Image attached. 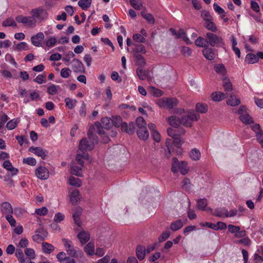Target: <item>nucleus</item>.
Masks as SVG:
<instances>
[{
    "label": "nucleus",
    "mask_w": 263,
    "mask_h": 263,
    "mask_svg": "<svg viewBox=\"0 0 263 263\" xmlns=\"http://www.w3.org/2000/svg\"><path fill=\"white\" fill-rule=\"evenodd\" d=\"M252 130L256 134L257 138H260L263 137V133L260 129V125L258 124L253 125L252 126Z\"/></svg>",
    "instance_id": "41"
},
{
    "label": "nucleus",
    "mask_w": 263,
    "mask_h": 263,
    "mask_svg": "<svg viewBox=\"0 0 263 263\" xmlns=\"http://www.w3.org/2000/svg\"><path fill=\"white\" fill-rule=\"evenodd\" d=\"M28 151L34 153L37 156L41 157L43 159H45L47 157V151L40 147L31 146Z\"/></svg>",
    "instance_id": "9"
},
{
    "label": "nucleus",
    "mask_w": 263,
    "mask_h": 263,
    "mask_svg": "<svg viewBox=\"0 0 263 263\" xmlns=\"http://www.w3.org/2000/svg\"><path fill=\"white\" fill-rule=\"evenodd\" d=\"M71 71L68 68H64L61 69V76L63 78H67L70 76Z\"/></svg>",
    "instance_id": "57"
},
{
    "label": "nucleus",
    "mask_w": 263,
    "mask_h": 263,
    "mask_svg": "<svg viewBox=\"0 0 263 263\" xmlns=\"http://www.w3.org/2000/svg\"><path fill=\"white\" fill-rule=\"evenodd\" d=\"M207 204V200L205 199H200L197 201V208L200 210H204Z\"/></svg>",
    "instance_id": "47"
},
{
    "label": "nucleus",
    "mask_w": 263,
    "mask_h": 263,
    "mask_svg": "<svg viewBox=\"0 0 263 263\" xmlns=\"http://www.w3.org/2000/svg\"><path fill=\"white\" fill-rule=\"evenodd\" d=\"M72 68L75 72H85V68L83 63L78 59H74L72 62Z\"/></svg>",
    "instance_id": "10"
},
{
    "label": "nucleus",
    "mask_w": 263,
    "mask_h": 263,
    "mask_svg": "<svg viewBox=\"0 0 263 263\" xmlns=\"http://www.w3.org/2000/svg\"><path fill=\"white\" fill-rule=\"evenodd\" d=\"M137 134L138 137L142 140H146L149 137V133L147 127H145V130L141 129V128L138 129Z\"/></svg>",
    "instance_id": "23"
},
{
    "label": "nucleus",
    "mask_w": 263,
    "mask_h": 263,
    "mask_svg": "<svg viewBox=\"0 0 263 263\" xmlns=\"http://www.w3.org/2000/svg\"><path fill=\"white\" fill-rule=\"evenodd\" d=\"M185 133V130L183 128H181L179 131V134L173 138V143L177 147H180L183 143V141L179 137L180 135L184 134Z\"/></svg>",
    "instance_id": "22"
},
{
    "label": "nucleus",
    "mask_w": 263,
    "mask_h": 263,
    "mask_svg": "<svg viewBox=\"0 0 263 263\" xmlns=\"http://www.w3.org/2000/svg\"><path fill=\"white\" fill-rule=\"evenodd\" d=\"M121 130L122 132H125L129 135L133 134L135 131L134 123L133 122H131L127 124L126 122H124L121 126Z\"/></svg>",
    "instance_id": "13"
},
{
    "label": "nucleus",
    "mask_w": 263,
    "mask_h": 263,
    "mask_svg": "<svg viewBox=\"0 0 263 263\" xmlns=\"http://www.w3.org/2000/svg\"><path fill=\"white\" fill-rule=\"evenodd\" d=\"M111 122L116 127L121 128L122 125L124 123L122 121V119L120 116H116L112 117Z\"/></svg>",
    "instance_id": "40"
},
{
    "label": "nucleus",
    "mask_w": 263,
    "mask_h": 263,
    "mask_svg": "<svg viewBox=\"0 0 263 263\" xmlns=\"http://www.w3.org/2000/svg\"><path fill=\"white\" fill-rule=\"evenodd\" d=\"M171 235V233L169 231L166 230L163 232L161 235L159 236L158 240L159 242H162L167 239Z\"/></svg>",
    "instance_id": "56"
},
{
    "label": "nucleus",
    "mask_w": 263,
    "mask_h": 263,
    "mask_svg": "<svg viewBox=\"0 0 263 263\" xmlns=\"http://www.w3.org/2000/svg\"><path fill=\"white\" fill-rule=\"evenodd\" d=\"M190 156L192 160L197 161L200 159L201 154L199 150L194 148L191 151Z\"/></svg>",
    "instance_id": "31"
},
{
    "label": "nucleus",
    "mask_w": 263,
    "mask_h": 263,
    "mask_svg": "<svg viewBox=\"0 0 263 263\" xmlns=\"http://www.w3.org/2000/svg\"><path fill=\"white\" fill-rule=\"evenodd\" d=\"M69 183L72 186L80 187L81 185V181L78 178L71 176L69 178Z\"/></svg>",
    "instance_id": "38"
},
{
    "label": "nucleus",
    "mask_w": 263,
    "mask_h": 263,
    "mask_svg": "<svg viewBox=\"0 0 263 263\" xmlns=\"http://www.w3.org/2000/svg\"><path fill=\"white\" fill-rule=\"evenodd\" d=\"M204 26L209 30L216 32L217 30L215 24L212 21V20L205 21L204 22Z\"/></svg>",
    "instance_id": "37"
},
{
    "label": "nucleus",
    "mask_w": 263,
    "mask_h": 263,
    "mask_svg": "<svg viewBox=\"0 0 263 263\" xmlns=\"http://www.w3.org/2000/svg\"><path fill=\"white\" fill-rule=\"evenodd\" d=\"M59 86H56L54 84H51L47 88V92L51 95H54L57 93L58 88H59Z\"/></svg>",
    "instance_id": "53"
},
{
    "label": "nucleus",
    "mask_w": 263,
    "mask_h": 263,
    "mask_svg": "<svg viewBox=\"0 0 263 263\" xmlns=\"http://www.w3.org/2000/svg\"><path fill=\"white\" fill-rule=\"evenodd\" d=\"M80 200V192L78 190H73L70 195V201L73 205L78 204Z\"/></svg>",
    "instance_id": "15"
},
{
    "label": "nucleus",
    "mask_w": 263,
    "mask_h": 263,
    "mask_svg": "<svg viewBox=\"0 0 263 263\" xmlns=\"http://www.w3.org/2000/svg\"><path fill=\"white\" fill-rule=\"evenodd\" d=\"M64 101L66 104V106L68 109H73L75 106L76 105V104L77 103V101L75 99H72L69 98H66L64 100Z\"/></svg>",
    "instance_id": "34"
},
{
    "label": "nucleus",
    "mask_w": 263,
    "mask_h": 263,
    "mask_svg": "<svg viewBox=\"0 0 263 263\" xmlns=\"http://www.w3.org/2000/svg\"><path fill=\"white\" fill-rule=\"evenodd\" d=\"M57 258L61 263H63L67 258V256L65 253L61 252L57 254Z\"/></svg>",
    "instance_id": "64"
},
{
    "label": "nucleus",
    "mask_w": 263,
    "mask_h": 263,
    "mask_svg": "<svg viewBox=\"0 0 263 263\" xmlns=\"http://www.w3.org/2000/svg\"><path fill=\"white\" fill-rule=\"evenodd\" d=\"M196 108L198 112L201 113H205L208 110L207 106L201 103H197L196 105Z\"/></svg>",
    "instance_id": "59"
},
{
    "label": "nucleus",
    "mask_w": 263,
    "mask_h": 263,
    "mask_svg": "<svg viewBox=\"0 0 263 263\" xmlns=\"http://www.w3.org/2000/svg\"><path fill=\"white\" fill-rule=\"evenodd\" d=\"M200 117L198 113L190 112L187 115H183L181 120V123L186 127H191L193 121H197Z\"/></svg>",
    "instance_id": "4"
},
{
    "label": "nucleus",
    "mask_w": 263,
    "mask_h": 263,
    "mask_svg": "<svg viewBox=\"0 0 263 263\" xmlns=\"http://www.w3.org/2000/svg\"><path fill=\"white\" fill-rule=\"evenodd\" d=\"M30 13L34 19H38L40 21L45 20L48 16V13L46 9L42 7H39L31 10Z\"/></svg>",
    "instance_id": "5"
},
{
    "label": "nucleus",
    "mask_w": 263,
    "mask_h": 263,
    "mask_svg": "<svg viewBox=\"0 0 263 263\" xmlns=\"http://www.w3.org/2000/svg\"><path fill=\"white\" fill-rule=\"evenodd\" d=\"M246 61L249 64H254L258 62L257 56L251 53L247 54Z\"/></svg>",
    "instance_id": "33"
},
{
    "label": "nucleus",
    "mask_w": 263,
    "mask_h": 263,
    "mask_svg": "<svg viewBox=\"0 0 263 263\" xmlns=\"http://www.w3.org/2000/svg\"><path fill=\"white\" fill-rule=\"evenodd\" d=\"M214 70L217 73L221 75L222 77V78L226 77L225 76L227 73V70L223 64H218L215 65L214 66Z\"/></svg>",
    "instance_id": "20"
},
{
    "label": "nucleus",
    "mask_w": 263,
    "mask_h": 263,
    "mask_svg": "<svg viewBox=\"0 0 263 263\" xmlns=\"http://www.w3.org/2000/svg\"><path fill=\"white\" fill-rule=\"evenodd\" d=\"M78 237L79 239L80 242L82 245H84L89 240L90 235L87 232L82 231L78 234Z\"/></svg>",
    "instance_id": "19"
},
{
    "label": "nucleus",
    "mask_w": 263,
    "mask_h": 263,
    "mask_svg": "<svg viewBox=\"0 0 263 263\" xmlns=\"http://www.w3.org/2000/svg\"><path fill=\"white\" fill-rule=\"evenodd\" d=\"M36 176L40 179L46 180L49 177L48 170L43 166H40L36 169Z\"/></svg>",
    "instance_id": "12"
},
{
    "label": "nucleus",
    "mask_w": 263,
    "mask_h": 263,
    "mask_svg": "<svg viewBox=\"0 0 263 263\" xmlns=\"http://www.w3.org/2000/svg\"><path fill=\"white\" fill-rule=\"evenodd\" d=\"M183 226L182 221L181 219H178L171 223L170 229L173 231H176L181 229Z\"/></svg>",
    "instance_id": "27"
},
{
    "label": "nucleus",
    "mask_w": 263,
    "mask_h": 263,
    "mask_svg": "<svg viewBox=\"0 0 263 263\" xmlns=\"http://www.w3.org/2000/svg\"><path fill=\"white\" fill-rule=\"evenodd\" d=\"M239 118L246 124H250L253 122L252 118L247 113L240 115Z\"/></svg>",
    "instance_id": "36"
},
{
    "label": "nucleus",
    "mask_w": 263,
    "mask_h": 263,
    "mask_svg": "<svg viewBox=\"0 0 263 263\" xmlns=\"http://www.w3.org/2000/svg\"><path fill=\"white\" fill-rule=\"evenodd\" d=\"M88 154L87 152H83L82 154H78L77 155L76 157V160L78 163L82 166H83V159H88Z\"/></svg>",
    "instance_id": "25"
},
{
    "label": "nucleus",
    "mask_w": 263,
    "mask_h": 263,
    "mask_svg": "<svg viewBox=\"0 0 263 263\" xmlns=\"http://www.w3.org/2000/svg\"><path fill=\"white\" fill-rule=\"evenodd\" d=\"M95 125L96 127L97 133L98 134H99L100 135H103L105 134V131L103 129V127L100 122H95Z\"/></svg>",
    "instance_id": "63"
},
{
    "label": "nucleus",
    "mask_w": 263,
    "mask_h": 263,
    "mask_svg": "<svg viewBox=\"0 0 263 263\" xmlns=\"http://www.w3.org/2000/svg\"><path fill=\"white\" fill-rule=\"evenodd\" d=\"M228 228L229 232L235 233V234L240 230V228L239 226H236L233 224H229Z\"/></svg>",
    "instance_id": "62"
},
{
    "label": "nucleus",
    "mask_w": 263,
    "mask_h": 263,
    "mask_svg": "<svg viewBox=\"0 0 263 263\" xmlns=\"http://www.w3.org/2000/svg\"><path fill=\"white\" fill-rule=\"evenodd\" d=\"M134 57L136 59V62L141 67L145 64L144 58L140 54H134Z\"/></svg>",
    "instance_id": "48"
},
{
    "label": "nucleus",
    "mask_w": 263,
    "mask_h": 263,
    "mask_svg": "<svg viewBox=\"0 0 263 263\" xmlns=\"http://www.w3.org/2000/svg\"><path fill=\"white\" fill-rule=\"evenodd\" d=\"M1 211L3 214H11L13 213L12 206L8 202H4L2 203Z\"/></svg>",
    "instance_id": "21"
},
{
    "label": "nucleus",
    "mask_w": 263,
    "mask_h": 263,
    "mask_svg": "<svg viewBox=\"0 0 263 263\" xmlns=\"http://www.w3.org/2000/svg\"><path fill=\"white\" fill-rule=\"evenodd\" d=\"M195 45L199 47H204V48L208 47L206 37H198L195 41Z\"/></svg>",
    "instance_id": "28"
},
{
    "label": "nucleus",
    "mask_w": 263,
    "mask_h": 263,
    "mask_svg": "<svg viewBox=\"0 0 263 263\" xmlns=\"http://www.w3.org/2000/svg\"><path fill=\"white\" fill-rule=\"evenodd\" d=\"M213 7L214 10L217 13H218L219 14H221V17L222 18H223L224 17L225 15L223 14L224 12V10L221 7H220L217 4L215 3L213 5Z\"/></svg>",
    "instance_id": "58"
},
{
    "label": "nucleus",
    "mask_w": 263,
    "mask_h": 263,
    "mask_svg": "<svg viewBox=\"0 0 263 263\" xmlns=\"http://www.w3.org/2000/svg\"><path fill=\"white\" fill-rule=\"evenodd\" d=\"M141 13L142 17L146 20L148 23L152 25L155 24V20L153 15L151 13H146V9L145 11H142Z\"/></svg>",
    "instance_id": "26"
},
{
    "label": "nucleus",
    "mask_w": 263,
    "mask_h": 263,
    "mask_svg": "<svg viewBox=\"0 0 263 263\" xmlns=\"http://www.w3.org/2000/svg\"><path fill=\"white\" fill-rule=\"evenodd\" d=\"M134 52V54H138L139 53L145 54L146 53V50L143 45L138 44L136 45Z\"/></svg>",
    "instance_id": "49"
},
{
    "label": "nucleus",
    "mask_w": 263,
    "mask_h": 263,
    "mask_svg": "<svg viewBox=\"0 0 263 263\" xmlns=\"http://www.w3.org/2000/svg\"><path fill=\"white\" fill-rule=\"evenodd\" d=\"M71 173L79 177H82L83 175L82 168L83 166L81 165L77 166L74 162L71 163Z\"/></svg>",
    "instance_id": "14"
},
{
    "label": "nucleus",
    "mask_w": 263,
    "mask_h": 263,
    "mask_svg": "<svg viewBox=\"0 0 263 263\" xmlns=\"http://www.w3.org/2000/svg\"><path fill=\"white\" fill-rule=\"evenodd\" d=\"M104 128L108 129L111 127V120L109 118L105 117L102 119L101 121Z\"/></svg>",
    "instance_id": "55"
},
{
    "label": "nucleus",
    "mask_w": 263,
    "mask_h": 263,
    "mask_svg": "<svg viewBox=\"0 0 263 263\" xmlns=\"http://www.w3.org/2000/svg\"><path fill=\"white\" fill-rule=\"evenodd\" d=\"M35 213L40 216H45L48 213V209L46 207H43L35 210Z\"/></svg>",
    "instance_id": "61"
},
{
    "label": "nucleus",
    "mask_w": 263,
    "mask_h": 263,
    "mask_svg": "<svg viewBox=\"0 0 263 263\" xmlns=\"http://www.w3.org/2000/svg\"><path fill=\"white\" fill-rule=\"evenodd\" d=\"M145 247L142 245H138L136 248V255L140 260H143L146 255Z\"/></svg>",
    "instance_id": "16"
},
{
    "label": "nucleus",
    "mask_w": 263,
    "mask_h": 263,
    "mask_svg": "<svg viewBox=\"0 0 263 263\" xmlns=\"http://www.w3.org/2000/svg\"><path fill=\"white\" fill-rule=\"evenodd\" d=\"M42 249L44 253L50 254L54 250V247L50 243L44 242L42 243Z\"/></svg>",
    "instance_id": "32"
},
{
    "label": "nucleus",
    "mask_w": 263,
    "mask_h": 263,
    "mask_svg": "<svg viewBox=\"0 0 263 263\" xmlns=\"http://www.w3.org/2000/svg\"><path fill=\"white\" fill-rule=\"evenodd\" d=\"M240 103V100L235 95H231L227 100V104L232 106L238 105Z\"/></svg>",
    "instance_id": "29"
},
{
    "label": "nucleus",
    "mask_w": 263,
    "mask_h": 263,
    "mask_svg": "<svg viewBox=\"0 0 263 263\" xmlns=\"http://www.w3.org/2000/svg\"><path fill=\"white\" fill-rule=\"evenodd\" d=\"M16 21L19 23L25 24L28 27H33L36 23V20L31 16H24L20 15L15 17Z\"/></svg>",
    "instance_id": "6"
},
{
    "label": "nucleus",
    "mask_w": 263,
    "mask_h": 263,
    "mask_svg": "<svg viewBox=\"0 0 263 263\" xmlns=\"http://www.w3.org/2000/svg\"><path fill=\"white\" fill-rule=\"evenodd\" d=\"M205 36L208 46L210 45L212 47H224V43L221 36H217L215 34L211 32H207Z\"/></svg>",
    "instance_id": "2"
},
{
    "label": "nucleus",
    "mask_w": 263,
    "mask_h": 263,
    "mask_svg": "<svg viewBox=\"0 0 263 263\" xmlns=\"http://www.w3.org/2000/svg\"><path fill=\"white\" fill-rule=\"evenodd\" d=\"M28 49V48L27 43L24 42L17 44L15 47V50L18 51L26 50Z\"/></svg>",
    "instance_id": "54"
},
{
    "label": "nucleus",
    "mask_w": 263,
    "mask_h": 263,
    "mask_svg": "<svg viewBox=\"0 0 263 263\" xmlns=\"http://www.w3.org/2000/svg\"><path fill=\"white\" fill-rule=\"evenodd\" d=\"M222 80L223 81V86L224 90L228 92L231 91L232 90V85L230 82L229 79L227 77H224L222 78Z\"/></svg>",
    "instance_id": "39"
},
{
    "label": "nucleus",
    "mask_w": 263,
    "mask_h": 263,
    "mask_svg": "<svg viewBox=\"0 0 263 263\" xmlns=\"http://www.w3.org/2000/svg\"><path fill=\"white\" fill-rule=\"evenodd\" d=\"M28 243L29 242L27 239L24 238L21 239L19 242L16 244V247L18 248L17 249L26 248L28 246Z\"/></svg>",
    "instance_id": "52"
},
{
    "label": "nucleus",
    "mask_w": 263,
    "mask_h": 263,
    "mask_svg": "<svg viewBox=\"0 0 263 263\" xmlns=\"http://www.w3.org/2000/svg\"><path fill=\"white\" fill-rule=\"evenodd\" d=\"M173 173H177L180 171L182 175L187 174L189 171L187 163L185 161L179 162L176 158H174L171 168Z\"/></svg>",
    "instance_id": "3"
},
{
    "label": "nucleus",
    "mask_w": 263,
    "mask_h": 263,
    "mask_svg": "<svg viewBox=\"0 0 263 263\" xmlns=\"http://www.w3.org/2000/svg\"><path fill=\"white\" fill-rule=\"evenodd\" d=\"M136 123L138 129L141 128V129L145 130V127H146V123L143 117H138L136 119Z\"/></svg>",
    "instance_id": "30"
},
{
    "label": "nucleus",
    "mask_w": 263,
    "mask_h": 263,
    "mask_svg": "<svg viewBox=\"0 0 263 263\" xmlns=\"http://www.w3.org/2000/svg\"><path fill=\"white\" fill-rule=\"evenodd\" d=\"M181 52L185 57H190L192 55V51L190 47L183 46L181 49Z\"/></svg>",
    "instance_id": "50"
},
{
    "label": "nucleus",
    "mask_w": 263,
    "mask_h": 263,
    "mask_svg": "<svg viewBox=\"0 0 263 263\" xmlns=\"http://www.w3.org/2000/svg\"><path fill=\"white\" fill-rule=\"evenodd\" d=\"M158 105L161 107L172 108L174 106L177 105V100L175 98H162L159 100Z\"/></svg>",
    "instance_id": "7"
},
{
    "label": "nucleus",
    "mask_w": 263,
    "mask_h": 263,
    "mask_svg": "<svg viewBox=\"0 0 263 263\" xmlns=\"http://www.w3.org/2000/svg\"><path fill=\"white\" fill-rule=\"evenodd\" d=\"M131 6L136 10H140L146 8L143 6L141 0H129Z\"/></svg>",
    "instance_id": "24"
},
{
    "label": "nucleus",
    "mask_w": 263,
    "mask_h": 263,
    "mask_svg": "<svg viewBox=\"0 0 263 263\" xmlns=\"http://www.w3.org/2000/svg\"><path fill=\"white\" fill-rule=\"evenodd\" d=\"M137 74L139 78L142 80L146 79L147 77V73L142 67H139L137 69Z\"/></svg>",
    "instance_id": "43"
},
{
    "label": "nucleus",
    "mask_w": 263,
    "mask_h": 263,
    "mask_svg": "<svg viewBox=\"0 0 263 263\" xmlns=\"http://www.w3.org/2000/svg\"><path fill=\"white\" fill-rule=\"evenodd\" d=\"M133 39L134 41L139 43H143L145 42V38L139 33L133 34Z\"/></svg>",
    "instance_id": "46"
},
{
    "label": "nucleus",
    "mask_w": 263,
    "mask_h": 263,
    "mask_svg": "<svg viewBox=\"0 0 263 263\" xmlns=\"http://www.w3.org/2000/svg\"><path fill=\"white\" fill-rule=\"evenodd\" d=\"M23 162L31 166H34L36 163V160L32 157H28L23 159Z\"/></svg>",
    "instance_id": "60"
},
{
    "label": "nucleus",
    "mask_w": 263,
    "mask_h": 263,
    "mask_svg": "<svg viewBox=\"0 0 263 263\" xmlns=\"http://www.w3.org/2000/svg\"><path fill=\"white\" fill-rule=\"evenodd\" d=\"M79 149L82 152H86L87 151H90L94 147L93 143H90L86 138H83L79 144Z\"/></svg>",
    "instance_id": "8"
},
{
    "label": "nucleus",
    "mask_w": 263,
    "mask_h": 263,
    "mask_svg": "<svg viewBox=\"0 0 263 263\" xmlns=\"http://www.w3.org/2000/svg\"><path fill=\"white\" fill-rule=\"evenodd\" d=\"M62 241L63 243L67 254L69 256L72 257H79L80 258L84 257V254L82 251L80 250H74L71 240L66 238H63Z\"/></svg>",
    "instance_id": "1"
},
{
    "label": "nucleus",
    "mask_w": 263,
    "mask_h": 263,
    "mask_svg": "<svg viewBox=\"0 0 263 263\" xmlns=\"http://www.w3.org/2000/svg\"><path fill=\"white\" fill-rule=\"evenodd\" d=\"M3 27H16L17 24L12 18L9 17L2 23Z\"/></svg>",
    "instance_id": "44"
},
{
    "label": "nucleus",
    "mask_w": 263,
    "mask_h": 263,
    "mask_svg": "<svg viewBox=\"0 0 263 263\" xmlns=\"http://www.w3.org/2000/svg\"><path fill=\"white\" fill-rule=\"evenodd\" d=\"M167 121L171 125L176 128H177L181 124V119L175 116H172L168 118Z\"/></svg>",
    "instance_id": "18"
},
{
    "label": "nucleus",
    "mask_w": 263,
    "mask_h": 263,
    "mask_svg": "<svg viewBox=\"0 0 263 263\" xmlns=\"http://www.w3.org/2000/svg\"><path fill=\"white\" fill-rule=\"evenodd\" d=\"M85 252L89 255H92L95 253V246L92 242L88 243L84 248Z\"/></svg>",
    "instance_id": "35"
},
{
    "label": "nucleus",
    "mask_w": 263,
    "mask_h": 263,
    "mask_svg": "<svg viewBox=\"0 0 263 263\" xmlns=\"http://www.w3.org/2000/svg\"><path fill=\"white\" fill-rule=\"evenodd\" d=\"M45 35L43 32H39L31 37V43L36 47H41V42L44 39Z\"/></svg>",
    "instance_id": "11"
},
{
    "label": "nucleus",
    "mask_w": 263,
    "mask_h": 263,
    "mask_svg": "<svg viewBox=\"0 0 263 263\" xmlns=\"http://www.w3.org/2000/svg\"><path fill=\"white\" fill-rule=\"evenodd\" d=\"M19 120L18 119H14L9 121L6 124V127L9 129H13L17 125Z\"/></svg>",
    "instance_id": "45"
},
{
    "label": "nucleus",
    "mask_w": 263,
    "mask_h": 263,
    "mask_svg": "<svg viewBox=\"0 0 263 263\" xmlns=\"http://www.w3.org/2000/svg\"><path fill=\"white\" fill-rule=\"evenodd\" d=\"M25 253L29 259H33L35 257V252L32 249L26 248L25 250Z\"/></svg>",
    "instance_id": "51"
},
{
    "label": "nucleus",
    "mask_w": 263,
    "mask_h": 263,
    "mask_svg": "<svg viewBox=\"0 0 263 263\" xmlns=\"http://www.w3.org/2000/svg\"><path fill=\"white\" fill-rule=\"evenodd\" d=\"M92 0H80L78 2L79 6L83 10H86L90 6Z\"/></svg>",
    "instance_id": "42"
},
{
    "label": "nucleus",
    "mask_w": 263,
    "mask_h": 263,
    "mask_svg": "<svg viewBox=\"0 0 263 263\" xmlns=\"http://www.w3.org/2000/svg\"><path fill=\"white\" fill-rule=\"evenodd\" d=\"M202 53L204 57L209 60H212L215 58L214 50L211 48H209L208 47L205 48L202 50Z\"/></svg>",
    "instance_id": "17"
}]
</instances>
